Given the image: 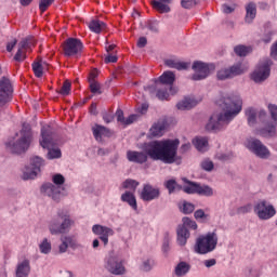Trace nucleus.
<instances>
[{
  "label": "nucleus",
  "mask_w": 277,
  "mask_h": 277,
  "mask_svg": "<svg viewBox=\"0 0 277 277\" xmlns=\"http://www.w3.org/2000/svg\"><path fill=\"white\" fill-rule=\"evenodd\" d=\"M179 140H162L144 143V151H127V159L132 163H146L148 157L153 161H162V163H174L179 150Z\"/></svg>",
  "instance_id": "1"
},
{
  "label": "nucleus",
  "mask_w": 277,
  "mask_h": 277,
  "mask_svg": "<svg viewBox=\"0 0 277 277\" xmlns=\"http://www.w3.org/2000/svg\"><path fill=\"white\" fill-rule=\"evenodd\" d=\"M219 105L225 113H214L206 124L207 131H222V129H226L227 124H230L236 116L241 114L243 101L237 95L225 96L220 100Z\"/></svg>",
  "instance_id": "2"
},
{
  "label": "nucleus",
  "mask_w": 277,
  "mask_h": 277,
  "mask_svg": "<svg viewBox=\"0 0 277 277\" xmlns=\"http://www.w3.org/2000/svg\"><path fill=\"white\" fill-rule=\"evenodd\" d=\"M174 81H176V76L172 71H164L158 80H154L153 85L144 87V90L146 92H149L153 94V92H156L157 98L159 101H168L171 96H174L176 92H179V89L173 87Z\"/></svg>",
  "instance_id": "3"
},
{
  "label": "nucleus",
  "mask_w": 277,
  "mask_h": 277,
  "mask_svg": "<svg viewBox=\"0 0 277 277\" xmlns=\"http://www.w3.org/2000/svg\"><path fill=\"white\" fill-rule=\"evenodd\" d=\"M72 228V219L65 210H58L54 216L48 221L50 235H66Z\"/></svg>",
  "instance_id": "4"
},
{
  "label": "nucleus",
  "mask_w": 277,
  "mask_h": 277,
  "mask_svg": "<svg viewBox=\"0 0 277 277\" xmlns=\"http://www.w3.org/2000/svg\"><path fill=\"white\" fill-rule=\"evenodd\" d=\"M40 146L48 150L47 159H62V149L57 146V141L55 140V133H53V128L45 124L41 128V140Z\"/></svg>",
  "instance_id": "5"
},
{
  "label": "nucleus",
  "mask_w": 277,
  "mask_h": 277,
  "mask_svg": "<svg viewBox=\"0 0 277 277\" xmlns=\"http://www.w3.org/2000/svg\"><path fill=\"white\" fill-rule=\"evenodd\" d=\"M31 128L29 126H23L19 133L16 134L13 141H10L5 144L8 150L15 155H21L29 150L31 146Z\"/></svg>",
  "instance_id": "6"
},
{
  "label": "nucleus",
  "mask_w": 277,
  "mask_h": 277,
  "mask_svg": "<svg viewBox=\"0 0 277 277\" xmlns=\"http://www.w3.org/2000/svg\"><path fill=\"white\" fill-rule=\"evenodd\" d=\"M54 183V184H52ZM52 183H45L41 186V194L43 196H48V198H51L54 202H60L62 198H64V183H66V179L64 175L57 173L54 174L52 177Z\"/></svg>",
  "instance_id": "7"
},
{
  "label": "nucleus",
  "mask_w": 277,
  "mask_h": 277,
  "mask_svg": "<svg viewBox=\"0 0 277 277\" xmlns=\"http://www.w3.org/2000/svg\"><path fill=\"white\" fill-rule=\"evenodd\" d=\"M217 233L208 232L206 235H200L195 242L194 252L196 254H209L217 248Z\"/></svg>",
  "instance_id": "8"
},
{
  "label": "nucleus",
  "mask_w": 277,
  "mask_h": 277,
  "mask_svg": "<svg viewBox=\"0 0 277 277\" xmlns=\"http://www.w3.org/2000/svg\"><path fill=\"white\" fill-rule=\"evenodd\" d=\"M272 64H274V62H272L271 58L260 61L254 71L251 74L252 81L263 83V81L268 79L272 72Z\"/></svg>",
  "instance_id": "9"
},
{
  "label": "nucleus",
  "mask_w": 277,
  "mask_h": 277,
  "mask_svg": "<svg viewBox=\"0 0 277 277\" xmlns=\"http://www.w3.org/2000/svg\"><path fill=\"white\" fill-rule=\"evenodd\" d=\"M42 166H44V159L41 157L35 156L30 158L29 164L23 169V181H31L36 179L38 174H40Z\"/></svg>",
  "instance_id": "10"
},
{
  "label": "nucleus",
  "mask_w": 277,
  "mask_h": 277,
  "mask_svg": "<svg viewBox=\"0 0 277 277\" xmlns=\"http://www.w3.org/2000/svg\"><path fill=\"white\" fill-rule=\"evenodd\" d=\"M246 148L250 150L255 157L260 159H269L272 157V151L269 148L263 144L259 138H249L245 143Z\"/></svg>",
  "instance_id": "11"
},
{
  "label": "nucleus",
  "mask_w": 277,
  "mask_h": 277,
  "mask_svg": "<svg viewBox=\"0 0 277 277\" xmlns=\"http://www.w3.org/2000/svg\"><path fill=\"white\" fill-rule=\"evenodd\" d=\"M193 70L195 72L192 76L193 81H202V79H207L209 75L215 72V64L197 61L193 64Z\"/></svg>",
  "instance_id": "12"
},
{
  "label": "nucleus",
  "mask_w": 277,
  "mask_h": 277,
  "mask_svg": "<svg viewBox=\"0 0 277 277\" xmlns=\"http://www.w3.org/2000/svg\"><path fill=\"white\" fill-rule=\"evenodd\" d=\"M267 107L273 121L266 122L265 127L259 130V135H262V137H274L277 127V105L268 104Z\"/></svg>",
  "instance_id": "13"
},
{
  "label": "nucleus",
  "mask_w": 277,
  "mask_h": 277,
  "mask_svg": "<svg viewBox=\"0 0 277 277\" xmlns=\"http://www.w3.org/2000/svg\"><path fill=\"white\" fill-rule=\"evenodd\" d=\"M13 94L14 87L12 85V81L8 77H2L0 79V107H4V105L11 103Z\"/></svg>",
  "instance_id": "14"
},
{
  "label": "nucleus",
  "mask_w": 277,
  "mask_h": 277,
  "mask_svg": "<svg viewBox=\"0 0 277 277\" xmlns=\"http://www.w3.org/2000/svg\"><path fill=\"white\" fill-rule=\"evenodd\" d=\"M254 213L259 220H272L276 215V208L272 203L261 200L254 206Z\"/></svg>",
  "instance_id": "15"
},
{
  "label": "nucleus",
  "mask_w": 277,
  "mask_h": 277,
  "mask_svg": "<svg viewBox=\"0 0 277 277\" xmlns=\"http://www.w3.org/2000/svg\"><path fill=\"white\" fill-rule=\"evenodd\" d=\"M245 116H247L249 127H254L256 122H262L265 124L267 122V113L265 110H256L254 107H249L245 110Z\"/></svg>",
  "instance_id": "16"
},
{
  "label": "nucleus",
  "mask_w": 277,
  "mask_h": 277,
  "mask_svg": "<svg viewBox=\"0 0 277 277\" xmlns=\"http://www.w3.org/2000/svg\"><path fill=\"white\" fill-rule=\"evenodd\" d=\"M64 55L66 57H72V55H79L83 51V42L77 38H68L63 45Z\"/></svg>",
  "instance_id": "17"
},
{
  "label": "nucleus",
  "mask_w": 277,
  "mask_h": 277,
  "mask_svg": "<svg viewBox=\"0 0 277 277\" xmlns=\"http://www.w3.org/2000/svg\"><path fill=\"white\" fill-rule=\"evenodd\" d=\"M106 269H108V272L115 276H122V274L126 272L122 261H120L114 253H109L106 258Z\"/></svg>",
  "instance_id": "18"
},
{
  "label": "nucleus",
  "mask_w": 277,
  "mask_h": 277,
  "mask_svg": "<svg viewBox=\"0 0 277 277\" xmlns=\"http://www.w3.org/2000/svg\"><path fill=\"white\" fill-rule=\"evenodd\" d=\"M92 233L93 235H96L97 237H100L104 246H107V243H109V237H114V234H115L111 227L101 225V224L93 225Z\"/></svg>",
  "instance_id": "19"
},
{
  "label": "nucleus",
  "mask_w": 277,
  "mask_h": 277,
  "mask_svg": "<svg viewBox=\"0 0 277 277\" xmlns=\"http://www.w3.org/2000/svg\"><path fill=\"white\" fill-rule=\"evenodd\" d=\"M160 194L159 188L153 187L150 184H145L141 190L140 197L144 202H150L153 200H157Z\"/></svg>",
  "instance_id": "20"
},
{
  "label": "nucleus",
  "mask_w": 277,
  "mask_h": 277,
  "mask_svg": "<svg viewBox=\"0 0 277 277\" xmlns=\"http://www.w3.org/2000/svg\"><path fill=\"white\" fill-rule=\"evenodd\" d=\"M68 248L77 250L79 248V242L74 236H63L61 237V245L58 246V251L61 254H64L68 251Z\"/></svg>",
  "instance_id": "21"
},
{
  "label": "nucleus",
  "mask_w": 277,
  "mask_h": 277,
  "mask_svg": "<svg viewBox=\"0 0 277 277\" xmlns=\"http://www.w3.org/2000/svg\"><path fill=\"white\" fill-rule=\"evenodd\" d=\"M168 128V122L166 120H160L151 126L148 132V137H161L166 133Z\"/></svg>",
  "instance_id": "22"
},
{
  "label": "nucleus",
  "mask_w": 277,
  "mask_h": 277,
  "mask_svg": "<svg viewBox=\"0 0 277 277\" xmlns=\"http://www.w3.org/2000/svg\"><path fill=\"white\" fill-rule=\"evenodd\" d=\"M31 272V263L25 259L17 263L15 268V277H29Z\"/></svg>",
  "instance_id": "23"
},
{
  "label": "nucleus",
  "mask_w": 277,
  "mask_h": 277,
  "mask_svg": "<svg viewBox=\"0 0 277 277\" xmlns=\"http://www.w3.org/2000/svg\"><path fill=\"white\" fill-rule=\"evenodd\" d=\"M92 133L96 142H103V137H110L111 135V131L101 124H95L92 128Z\"/></svg>",
  "instance_id": "24"
},
{
  "label": "nucleus",
  "mask_w": 277,
  "mask_h": 277,
  "mask_svg": "<svg viewBox=\"0 0 277 277\" xmlns=\"http://www.w3.org/2000/svg\"><path fill=\"white\" fill-rule=\"evenodd\" d=\"M169 3H172V0H153L151 5L154 9L157 10L160 14H168L170 12V5Z\"/></svg>",
  "instance_id": "25"
},
{
  "label": "nucleus",
  "mask_w": 277,
  "mask_h": 277,
  "mask_svg": "<svg viewBox=\"0 0 277 277\" xmlns=\"http://www.w3.org/2000/svg\"><path fill=\"white\" fill-rule=\"evenodd\" d=\"M176 241L179 246H187V239H189L190 235L189 229L185 228L184 226H179L176 229Z\"/></svg>",
  "instance_id": "26"
},
{
  "label": "nucleus",
  "mask_w": 277,
  "mask_h": 277,
  "mask_svg": "<svg viewBox=\"0 0 277 277\" xmlns=\"http://www.w3.org/2000/svg\"><path fill=\"white\" fill-rule=\"evenodd\" d=\"M189 269H192V265H189V263H187L185 261H181L180 263H177L175 265L173 273L177 277H183V276H187V274H189Z\"/></svg>",
  "instance_id": "27"
},
{
  "label": "nucleus",
  "mask_w": 277,
  "mask_h": 277,
  "mask_svg": "<svg viewBox=\"0 0 277 277\" xmlns=\"http://www.w3.org/2000/svg\"><path fill=\"white\" fill-rule=\"evenodd\" d=\"M121 202H127L129 207H131L134 211H137V199L135 198V194L127 190L121 195Z\"/></svg>",
  "instance_id": "28"
},
{
  "label": "nucleus",
  "mask_w": 277,
  "mask_h": 277,
  "mask_svg": "<svg viewBox=\"0 0 277 277\" xmlns=\"http://www.w3.org/2000/svg\"><path fill=\"white\" fill-rule=\"evenodd\" d=\"M107 24L101 19H93L89 23V29L93 34H101V31H105Z\"/></svg>",
  "instance_id": "29"
},
{
  "label": "nucleus",
  "mask_w": 277,
  "mask_h": 277,
  "mask_svg": "<svg viewBox=\"0 0 277 277\" xmlns=\"http://www.w3.org/2000/svg\"><path fill=\"white\" fill-rule=\"evenodd\" d=\"M193 144L199 153H207L209 150V140L207 137H196L193 140Z\"/></svg>",
  "instance_id": "30"
},
{
  "label": "nucleus",
  "mask_w": 277,
  "mask_h": 277,
  "mask_svg": "<svg viewBox=\"0 0 277 277\" xmlns=\"http://www.w3.org/2000/svg\"><path fill=\"white\" fill-rule=\"evenodd\" d=\"M246 12H247L245 17L246 23H252V21L256 18V3L249 2L246 6Z\"/></svg>",
  "instance_id": "31"
},
{
  "label": "nucleus",
  "mask_w": 277,
  "mask_h": 277,
  "mask_svg": "<svg viewBox=\"0 0 277 277\" xmlns=\"http://www.w3.org/2000/svg\"><path fill=\"white\" fill-rule=\"evenodd\" d=\"M164 64L168 66V68H175V70H187L189 68V63L177 62L172 58L167 60Z\"/></svg>",
  "instance_id": "32"
},
{
  "label": "nucleus",
  "mask_w": 277,
  "mask_h": 277,
  "mask_svg": "<svg viewBox=\"0 0 277 277\" xmlns=\"http://www.w3.org/2000/svg\"><path fill=\"white\" fill-rule=\"evenodd\" d=\"M196 105H198L196 100L189 98V97H185L184 100H182L181 102L177 103L176 107L181 111H185L187 109H192L193 107H196Z\"/></svg>",
  "instance_id": "33"
},
{
  "label": "nucleus",
  "mask_w": 277,
  "mask_h": 277,
  "mask_svg": "<svg viewBox=\"0 0 277 277\" xmlns=\"http://www.w3.org/2000/svg\"><path fill=\"white\" fill-rule=\"evenodd\" d=\"M232 72V77H237L239 75H243V72H248V65L243 63H236L229 67Z\"/></svg>",
  "instance_id": "34"
},
{
  "label": "nucleus",
  "mask_w": 277,
  "mask_h": 277,
  "mask_svg": "<svg viewBox=\"0 0 277 277\" xmlns=\"http://www.w3.org/2000/svg\"><path fill=\"white\" fill-rule=\"evenodd\" d=\"M45 66H47V63L42 61L32 63V70L35 72V76L38 77V79H40V77L44 75Z\"/></svg>",
  "instance_id": "35"
},
{
  "label": "nucleus",
  "mask_w": 277,
  "mask_h": 277,
  "mask_svg": "<svg viewBox=\"0 0 277 277\" xmlns=\"http://www.w3.org/2000/svg\"><path fill=\"white\" fill-rule=\"evenodd\" d=\"M180 211L184 213V215H189V213H194L196 206L194 203L188 202V201H183L180 203Z\"/></svg>",
  "instance_id": "36"
},
{
  "label": "nucleus",
  "mask_w": 277,
  "mask_h": 277,
  "mask_svg": "<svg viewBox=\"0 0 277 277\" xmlns=\"http://www.w3.org/2000/svg\"><path fill=\"white\" fill-rule=\"evenodd\" d=\"M214 194H215V192L211 188V186L199 184V188H198V192H197L198 196H206L207 198H210Z\"/></svg>",
  "instance_id": "37"
},
{
  "label": "nucleus",
  "mask_w": 277,
  "mask_h": 277,
  "mask_svg": "<svg viewBox=\"0 0 277 277\" xmlns=\"http://www.w3.org/2000/svg\"><path fill=\"white\" fill-rule=\"evenodd\" d=\"M39 250L41 254H51V250H52L51 241L48 238H44L39 243Z\"/></svg>",
  "instance_id": "38"
},
{
  "label": "nucleus",
  "mask_w": 277,
  "mask_h": 277,
  "mask_svg": "<svg viewBox=\"0 0 277 277\" xmlns=\"http://www.w3.org/2000/svg\"><path fill=\"white\" fill-rule=\"evenodd\" d=\"M216 78L219 81H226V79H233V74L230 71V68H222L217 71Z\"/></svg>",
  "instance_id": "39"
},
{
  "label": "nucleus",
  "mask_w": 277,
  "mask_h": 277,
  "mask_svg": "<svg viewBox=\"0 0 277 277\" xmlns=\"http://www.w3.org/2000/svg\"><path fill=\"white\" fill-rule=\"evenodd\" d=\"M182 225H179V226H183L184 228H190L192 230H196L198 229V224L196 223V221L187 217V216H184L182 219Z\"/></svg>",
  "instance_id": "40"
},
{
  "label": "nucleus",
  "mask_w": 277,
  "mask_h": 277,
  "mask_svg": "<svg viewBox=\"0 0 277 277\" xmlns=\"http://www.w3.org/2000/svg\"><path fill=\"white\" fill-rule=\"evenodd\" d=\"M199 185L198 183L188 182L187 185L183 186V192L185 194H198Z\"/></svg>",
  "instance_id": "41"
},
{
  "label": "nucleus",
  "mask_w": 277,
  "mask_h": 277,
  "mask_svg": "<svg viewBox=\"0 0 277 277\" xmlns=\"http://www.w3.org/2000/svg\"><path fill=\"white\" fill-rule=\"evenodd\" d=\"M200 168L205 170V172H213L215 164L211 161V159L206 158L200 162Z\"/></svg>",
  "instance_id": "42"
},
{
  "label": "nucleus",
  "mask_w": 277,
  "mask_h": 277,
  "mask_svg": "<svg viewBox=\"0 0 277 277\" xmlns=\"http://www.w3.org/2000/svg\"><path fill=\"white\" fill-rule=\"evenodd\" d=\"M234 53H236V55H238V57H246V55H248V53H250V48H248L246 45H236L234 48Z\"/></svg>",
  "instance_id": "43"
},
{
  "label": "nucleus",
  "mask_w": 277,
  "mask_h": 277,
  "mask_svg": "<svg viewBox=\"0 0 277 277\" xmlns=\"http://www.w3.org/2000/svg\"><path fill=\"white\" fill-rule=\"evenodd\" d=\"M122 186L124 189H132L133 192H135V189H137V187L140 186V182L128 179L123 182Z\"/></svg>",
  "instance_id": "44"
},
{
  "label": "nucleus",
  "mask_w": 277,
  "mask_h": 277,
  "mask_svg": "<svg viewBox=\"0 0 277 277\" xmlns=\"http://www.w3.org/2000/svg\"><path fill=\"white\" fill-rule=\"evenodd\" d=\"M70 88H71L70 81L66 80L60 90L61 96H68V94H70Z\"/></svg>",
  "instance_id": "45"
},
{
  "label": "nucleus",
  "mask_w": 277,
  "mask_h": 277,
  "mask_svg": "<svg viewBox=\"0 0 277 277\" xmlns=\"http://www.w3.org/2000/svg\"><path fill=\"white\" fill-rule=\"evenodd\" d=\"M164 186L168 188L169 194H174V192H176V187H179V184H176L175 180H168L164 183Z\"/></svg>",
  "instance_id": "46"
},
{
  "label": "nucleus",
  "mask_w": 277,
  "mask_h": 277,
  "mask_svg": "<svg viewBox=\"0 0 277 277\" xmlns=\"http://www.w3.org/2000/svg\"><path fill=\"white\" fill-rule=\"evenodd\" d=\"M153 267H155V260L147 259V260L143 261V264H142L143 272H150V269H153Z\"/></svg>",
  "instance_id": "47"
},
{
  "label": "nucleus",
  "mask_w": 277,
  "mask_h": 277,
  "mask_svg": "<svg viewBox=\"0 0 277 277\" xmlns=\"http://www.w3.org/2000/svg\"><path fill=\"white\" fill-rule=\"evenodd\" d=\"M90 83V90L92 92V94H101V84L98 82H96V80H92Z\"/></svg>",
  "instance_id": "48"
},
{
  "label": "nucleus",
  "mask_w": 277,
  "mask_h": 277,
  "mask_svg": "<svg viewBox=\"0 0 277 277\" xmlns=\"http://www.w3.org/2000/svg\"><path fill=\"white\" fill-rule=\"evenodd\" d=\"M26 57H27L26 52L24 50L17 49V52L14 56L15 62H25Z\"/></svg>",
  "instance_id": "49"
},
{
  "label": "nucleus",
  "mask_w": 277,
  "mask_h": 277,
  "mask_svg": "<svg viewBox=\"0 0 277 277\" xmlns=\"http://www.w3.org/2000/svg\"><path fill=\"white\" fill-rule=\"evenodd\" d=\"M53 1L55 0H40V3H39L40 12H47V10L49 9V5H51Z\"/></svg>",
  "instance_id": "50"
},
{
  "label": "nucleus",
  "mask_w": 277,
  "mask_h": 277,
  "mask_svg": "<svg viewBox=\"0 0 277 277\" xmlns=\"http://www.w3.org/2000/svg\"><path fill=\"white\" fill-rule=\"evenodd\" d=\"M31 48V43L29 42V39H23L19 43H18V49L21 51H27Z\"/></svg>",
  "instance_id": "51"
},
{
  "label": "nucleus",
  "mask_w": 277,
  "mask_h": 277,
  "mask_svg": "<svg viewBox=\"0 0 277 277\" xmlns=\"http://www.w3.org/2000/svg\"><path fill=\"white\" fill-rule=\"evenodd\" d=\"M181 5L185 10H192V8H194V5H196V0H182Z\"/></svg>",
  "instance_id": "52"
},
{
  "label": "nucleus",
  "mask_w": 277,
  "mask_h": 277,
  "mask_svg": "<svg viewBox=\"0 0 277 277\" xmlns=\"http://www.w3.org/2000/svg\"><path fill=\"white\" fill-rule=\"evenodd\" d=\"M251 211H252V206L250 203H247L238 208V213H250Z\"/></svg>",
  "instance_id": "53"
},
{
  "label": "nucleus",
  "mask_w": 277,
  "mask_h": 277,
  "mask_svg": "<svg viewBox=\"0 0 277 277\" xmlns=\"http://www.w3.org/2000/svg\"><path fill=\"white\" fill-rule=\"evenodd\" d=\"M194 216L196 220H205V217H207V214L205 213V210L199 209L195 211Z\"/></svg>",
  "instance_id": "54"
},
{
  "label": "nucleus",
  "mask_w": 277,
  "mask_h": 277,
  "mask_svg": "<svg viewBox=\"0 0 277 277\" xmlns=\"http://www.w3.org/2000/svg\"><path fill=\"white\" fill-rule=\"evenodd\" d=\"M222 11L224 12V14H233V12H235V4L232 6L228 4H223Z\"/></svg>",
  "instance_id": "55"
},
{
  "label": "nucleus",
  "mask_w": 277,
  "mask_h": 277,
  "mask_svg": "<svg viewBox=\"0 0 277 277\" xmlns=\"http://www.w3.org/2000/svg\"><path fill=\"white\" fill-rule=\"evenodd\" d=\"M137 120V115H130L124 121L123 124L128 127V124H133Z\"/></svg>",
  "instance_id": "56"
},
{
  "label": "nucleus",
  "mask_w": 277,
  "mask_h": 277,
  "mask_svg": "<svg viewBox=\"0 0 277 277\" xmlns=\"http://www.w3.org/2000/svg\"><path fill=\"white\" fill-rule=\"evenodd\" d=\"M116 116H117L118 122H120L121 124H124L126 119H124V113L122 111V109H117Z\"/></svg>",
  "instance_id": "57"
},
{
  "label": "nucleus",
  "mask_w": 277,
  "mask_h": 277,
  "mask_svg": "<svg viewBox=\"0 0 277 277\" xmlns=\"http://www.w3.org/2000/svg\"><path fill=\"white\" fill-rule=\"evenodd\" d=\"M203 265L205 267H208V268L214 267V265H217V260L215 259L206 260L203 261Z\"/></svg>",
  "instance_id": "58"
},
{
  "label": "nucleus",
  "mask_w": 277,
  "mask_h": 277,
  "mask_svg": "<svg viewBox=\"0 0 277 277\" xmlns=\"http://www.w3.org/2000/svg\"><path fill=\"white\" fill-rule=\"evenodd\" d=\"M271 57L277 62V41L271 47Z\"/></svg>",
  "instance_id": "59"
},
{
  "label": "nucleus",
  "mask_w": 277,
  "mask_h": 277,
  "mask_svg": "<svg viewBox=\"0 0 277 277\" xmlns=\"http://www.w3.org/2000/svg\"><path fill=\"white\" fill-rule=\"evenodd\" d=\"M118 62V56L116 55H108L105 57V64H116Z\"/></svg>",
  "instance_id": "60"
},
{
  "label": "nucleus",
  "mask_w": 277,
  "mask_h": 277,
  "mask_svg": "<svg viewBox=\"0 0 277 277\" xmlns=\"http://www.w3.org/2000/svg\"><path fill=\"white\" fill-rule=\"evenodd\" d=\"M146 44H148V40L146 39V37H141L137 41L138 49H144Z\"/></svg>",
  "instance_id": "61"
},
{
  "label": "nucleus",
  "mask_w": 277,
  "mask_h": 277,
  "mask_svg": "<svg viewBox=\"0 0 277 277\" xmlns=\"http://www.w3.org/2000/svg\"><path fill=\"white\" fill-rule=\"evenodd\" d=\"M147 29H149V31H153L154 34H157V31H159V27L157 26L156 23L153 22L147 24Z\"/></svg>",
  "instance_id": "62"
},
{
  "label": "nucleus",
  "mask_w": 277,
  "mask_h": 277,
  "mask_svg": "<svg viewBox=\"0 0 277 277\" xmlns=\"http://www.w3.org/2000/svg\"><path fill=\"white\" fill-rule=\"evenodd\" d=\"M16 39H13L12 41H10L8 44H6V51L9 53H12L14 47H16Z\"/></svg>",
  "instance_id": "63"
},
{
  "label": "nucleus",
  "mask_w": 277,
  "mask_h": 277,
  "mask_svg": "<svg viewBox=\"0 0 277 277\" xmlns=\"http://www.w3.org/2000/svg\"><path fill=\"white\" fill-rule=\"evenodd\" d=\"M103 120H104V122H106V124H109V122L114 121V116H111L109 114H104L103 115Z\"/></svg>",
  "instance_id": "64"
}]
</instances>
